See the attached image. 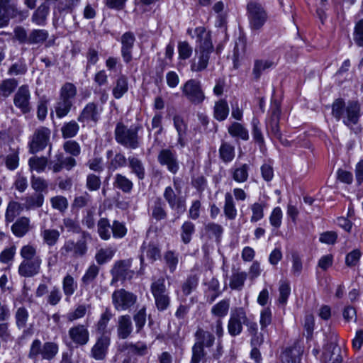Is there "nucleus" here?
I'll list each match as a JSON object with an SVG mask.
<instances>
[{
	"label": "nucleus",
	"instance_id": "obj_64",
	"mask_svg": "<svg viewBox=\"0 0 363 363\" xmlns=\"http://www.w3.org/2000/svg\"><path fill=\"white\" fill-rule=\"evenodd\" d=\"M31 187L34 189L38 194H41L43 191H47L48 184L47 181L40 177H35L33 175L30 178Z\"/></svg>",
	"mask_w": 363,
	"mask_h": 363
},
{
	"label": "nucleus",
	"instance_id": "obj_8",
	"mask_svg": "<svg viewBox=\"0 0 363 363\" xmlns=\"http://www.w3.org/2000/svg\"><path fill=\"white\" fill-rule=\"evenodd\" d=\"M11 0H0V28L9 25L10 18H18L23 21L28 16V11L18 9L15 4H9Z\"/></svg>",
	"mask_w": 363,
	"mask_h": 363
},
{
	"label": "nucleus",
	"instance_id": "obj_6",
	"mask_svg": "<svg viewBox=\"0 0 363 363\" xmlns=\"http://www.w3.org/2000/svg\"><path fill=\"white\" fill-rule=\"evenodd\" d=\"M150 290L157 309L160 312L166 311L170 306L171 299L165 286V279L162 277L154 279L151 284Z\"/></svg>",
	"mask_w": 363,
	"mask_h": 363
},
{
	"label": "nucleus",
	"instance_id": "obj_11",
	"mask_svg": "<svg viewBox=\"0 0 363 363\" xmlns=\"http://www.w3.org/2000/svg\"><path fill=\"white\" fill-rule=\"evenodd\" d=\"M247 323V314L242 307L233 308L228 323V332L233 336L239 335L242 331V325Z\"/></svg>",
	"mask_w": 363,
	"mask_h": 363
},
{
	"label": "nucleus",
	"instance_id": "obj_37",
	"mask_svg": "<svg viewBox=\"0 0 363 363\" xmlns=\"http://www.w3.org/2000/svg\"><path fill=\"white\" fill-rule=\"evenodd\" d=\"M18 82L14 78H9L0 82V96L4 98L9 97L18 86Z\"/></svg>",
	"mask_w": 363,
	"mask_h": 363
},
{
	"label": "nucleus",
	"instance_id": "obj_36",
	"mask_svg": "<svg viewBox=\"0 0 363 363\" xmlns=\"http://www.w3.org/2000/svg\"><path fill=\"white\" fill-rule=\"evenodd\" d=\"M152 216L156 220H164L167 218V213L165 210V203L160 198H157L151 207Z\"/></svg>",
	"mask_w": 363,
	"mask_h": 363
},
{
	"label": "nucleus",
	"instance_id": "obj_53",
	"mask_svg": "<svg viewBox=\"0 0 363 363\" xmlns=\"http://www.w3.org/2000/svg\"><path fill=\"white\" fill-rule=\"evenodd\" d=\"M79 130V124L74 120L65 123L61 128L64 138H71L77 135Z\"/></svg>",
	"mask_w": 363,
	"mask_h": 363
},
{
	"label": "nucleus",
	"instance_id": "obj_50",
	"mask_svg": "<svg viewBox=\"0 0 363 363\" xmlns=\"http://www.w3.org/2000/svg\"><path fill=\"white\" fill-rule=\"evenodd\" d=\"M229 113L228 103L224 99H220L216 102L214 106V117L216 120L224 121Z\"/></svg>",
	"mask_w": 363,
	"mask_h": 363
},
{
	"label": "nucleus",
	"instance_id": "obj_18",
	"mask_svg": "<svg viewBox=\"0 0 363 363\" xmlns=\"http://www.w3.org/2000/svg\"><path fill=\"white\" fill-rule=\"evenodd\" d=\"M68 335L72 342L77 346H84L89 341L88 327L83 324H77L71 327Z\"/></svg>",
	"mask_w": 363,
	"mask_h": 363
},
{
	"label": "nucleus",
	"instance_id": "obj_48",
	"mask_svg": "<svg viewBox=\"0 0 363 363\" xmlns=\"http://www.w3.org/2000/svg\"><path fill=\"white\" fill-rule=\"evenodd\" d=\"M229 308L230 300L223 299L211 308V313L213 315L220 319L228 314Z\"/></svg>",
	"mask_w": 363,
	"mask_h": 363
},
{
	"label": "nucleus",
	"instance_id": "obj_46",
	"mask_svg": "<svg viewBox=\"0 0 363 363\" xmlns=\"http://www.w3.org/2000/svg\"><path fill=\"white\" fill-rule=\"evenodd\" d=\"M128 165L131 169V172L135 174L137 177L142 180L145 178V171L141 160L135 157H129Z\"/></svg>",
	"mask_w": 363,
	"mask_h": 363
},
{
	"label": "nucleus",
	"instance_id": "obj_25",
	"mask_svg": "<svg viewBox=\"0 0 363 363\" xmlns=\"http://www.w3.org/2000/svg\"><path fill=\"white\" fill-rule=\"evenodd\" d=\"M174 126L178 134L177 143L180 147H184L186 145V131L187 124L184 118L179 115L173 117Z\"/></svg>",
	"mask_w": 363,
	"mask_h": 363
},
{
	"label": "nucleus",
	"instance_id": "obj_40",
	"mask_svg": "<svg viewBox=\"0 0 363 363\" xmlns=\"http://www.w3.org/2000/svg\"><path fill=\"white\" fill-rule=\"evenodd\" d=\"M195 225L191 221H184L181 226L180 237L182 241L184 244H189L191 242L192 236L195 233Z\"/></svg>",
	"mask_w": 363,
	"mask_h": 363
},
{
	"label": "nucleus",
	"instance_id": "obj_32",
	"mask_svg": "<svg viewBox=\"0 0 363 363\" xmlns=\"http://www.w3.org/2000/svg\"><path fill=\"white\" fill-rule=\"evenodd\" d=\"M77 94V89L76 86L71 82H66L60 89L59 97L74 104Z\"/></svg>",
	"mask_w": 363,
	"mask_h": 363
},
{
	"label": "nucleus",
	"instance_id": "obj_17",
	"mask_svg": "<svg viewBox=\"0 0 363 363\" xmlns=\"http://www.w3.org/2000/svg\"><path fill=\"white\" fill-rule=\"evenodd\" d=\"M77 165L76 160L72 157H65L63 153L59 152L55 155V160L50 161L48 168L54 173H58L65 169L70 171Z\"/></svg>",
	"mask_w": 363,
	"mask_h": 363
},
{
	"label": "nucleus",
	"instance_id": "obj_16",
	"mask_svg": "<svg viewBox=\"0 0 363 363\" xmlns=\"http://www.w3.org/2000/svg\"><path fill=\"white\" fill-rule=\"evenodd\" d=\"M50 135V130L48 128L41 127L36 130L30 143V152L34 154L43 150L48 145Z\"/></svg>",
	"mask_w": 363,
	"mask_h": 363
},
{
	"label": "nucleus",
	"instance_id": "obj_27",
	"mask_svg": "<svg viewBox=\"0 0 363 363\" xmlns=\"http://www.w3.org/2000/svg\"><path fill=\"white\" fill-rule=\"evenodd\" d=\"M323 361L324 363H341L342 356L340 347L330 344L323 352Z\"/></svg>",
	"mask_w": 363,
	"mask_h": 363
},
{
	"label": "nucleus",
	"instance_id": "obj_58",
	"mask_svg": "<svg viewBox=\"0 0 363 363\" xmlns=\"http://www.w3.org/2000/svg\"><path fill=\"white\" fill-rule=\"evenodd\" d=\"M219 154L224 162L232 161L235 157V148L233 145L223 143L219 149Z\"/></svg>",
	"mask_w": 363,
	"mask_h": 363
},
{
	"label": "nucleus",
	"instance_id": "obj_63",
	"mask_svg": "<svg viewBox=\"0 0 363 363\" xmlns=\"http://www.w3.org/2000/svg\"><path fill=\"white\" fill-rule=\"evenodd\" d=\"M50 203L54 209L61 213L65 212L69 206L67 199L63 196H55L50 199Z\"/></svg>",
	"mask_w": 363,
	"mask_h": 363
},
{
	"label": "nucleus",
	"instance_id": "obj_61",
	"mask_svg": "<svg viewBox=\"0 0 363 363\" xmlns=\"http://www.w3.org/2000/svg\"><path fill=\"white\" fill-rule=\"evenodd\" d=\"M62 298V294L60 289L57 286H54L51 288L50 291H48L46 301L49 305L54 306L61 301Z\"/></svg>",
	"mask_w": 363,
	"mask_h": 363
},
{
	"label": "nucleus",
	"instance_id": "obj_3",
	"mask_svg": "<svg viewBox=\"0 0 363 363\" xmlns=\"http://www.w3.org/2000/svg\"><path fill=\"white\" fill-rule=\"evenodd\" d=\"M23 260L18 266V272L23 277H33L39 274L42 259L37 254L35 247L32 245H23L20 250Z\"/></svg>",
	"mask_w": 363,
	"mask_h": 363
},
{
	"label": "nucleus",
	"instance_id": "obj_39",
	"mask_svg": "<svg viewBox=\"0 0 363 363\" xmlns=\"http://www.w3.org/2000/svg\"><path fill=\"white\" fill-rule=\"evenodd\" d=\"M247 277V274L245 272H233L229 283L230 289L238 291L242 290Z\"/></svg>",
	"mask_w": 363,
	"mask_h": 363
},
{
	"label": "nucleus",
	"instance_id": "obj_21",
	"mask_svg": "<svg viewBox=\"0 0 363 363\" xmlns=\"http://www.w3.org/2000/svg\"><path fill=\"white\" fill-rule=\"evenodd\" d=\"M135 41V37L132 32H125L121 36V56L125 63H129L132 59V51Z\"/></svg>",
	"mask_w": 363,
	"mask_h": 363
},
{
	"label": "nucleus",
	"instance_id": "obj_34",
	"mask_svg": "<svg viewBox=\"0 0 363 363\" xmlns=\"http://www.w3.org/2000/svg\"><path fill=\"white\" fill-rule=\"evenodd\" d=\"M223 212L225 217L229 220H234L237 216V209L233 195L227 192L225 194V203L223 206Z\"/></svg>",
	"mask_w": 363,
	"mask_h": 363
},
{
	"label": "nucleus",
	"instance_id": "obj_1",
	"mask_svg": "<svg viewBox=\"0 0 363 363\" xmlns=\"http://www.w3.org/2000/svg\"><path fill=\"white\" fill-rule=\"evenodd\" d=\"M195 33L199 43V52L191 61V70L199 72L204 70L208 64L210 54L213 50L211 34L204 27L200 26L195 29Z\"/></svg>",
	"mask_w": 363,
	"mask_h": 363
},
{
	"label": "nucleus",
	"instance_id": "obj_47",
	"mask_svg": "<svg viewBox=\"0 0 363 363\" xmlns=\"http://www.w3.org/2000/svg\"><path fill=\"white\" fill-rule=\"evenodd\" d=\"M229 134L235 138H239L243 140L249 139L248 130L241 124L237 122L233 123L228 128Z\"/></svg>",
	"mask_w": 363,
	"mask_h": 363
},
{
	"label": "nucleus",
	"instance_id": "obj_43",
	"mask_svg": "<svg viewBox=\"0 0 363 363\" xmlns=\"http://www.w3.org/2000/svg\"><path fill=\"white\" fill-rule=\"evenodd\" d=\"M40 236L43 242L48 246H54L59 240L60 233L56 229H43L41 230Z\"/></svg>",
	"mask_w": 363,
	"mask_h": 363
},
{
	"label": "nucleus",
	"instance_id": "obj_33",
	"mask_svg": "<svg viewBox=\"0 0 363 363\" xmlns=\"http://www.w3.org/2000/svg\"><path fill=\"white\" fill-rule=\"evenodd\" d=\"M128 90V78L125 75H120L115 82L113 88V96L115 99H121Z\"/></svg>",
	"mask_w": 363,
	"mask_h": 363
},
{
	"label": "nucleus",
	"instance_id": "obj_24",
	"mask_svg": "<svg viewBox=\"0 0 363 363\" xmlns=\"http://www.w3.org/2000/svg\"><path fill=\"white\" fill-rule=\"evenodd\" d=\"M301 351L296 345L285 348L280 354L281 363H300Z\"/></svg>",
	"mask_w": 363,
	"mask_h": 363
},
{
	"label": "nucleus",
	"instance_id": "obj_35",
	"mask_svg": "<svg viewBox=\"0 0 363 363\" xmlns=\"http://www.w3.org/2000/svg\"><path fill=\"white\" fill-rule=\"evenodd\" d=\"M73 105L74 104H72L71 101L62 99L58 96L57 100L54 106L57 117L62 118L67 116L70 112Z\"/></svg>",
	"mask_w": 363,
	"mask_h": 363
},
{
	"label": "nucleus",
	"instance_id": "obj_51",
	"mask_svg": "<svg viewBox=\"0 0 363 363\" xmlns=\"http://www.w3.org/2000/svg\"><path fill=\"white\" fill-rule=\"evenodd\" d=\"M77 288V284L74 279L70 275L67 274L62 280V289L63 293L68 300L75 292Z\"/></svg>",
	"mask_w": 363,
	"mask_h": 363
},
{
	"label": "nucleus",
	"instance_id": "obj_57",
	"mask_svg": "<svg viewBox=\"0 0 363 363\" xmlns=\"http://www.w3.org/2000/svg\"><path fill=\"white\" fill-rule=\"evenodd\" d=\"M115 250L111 247L101 248L95 255V259L98 264H104L111 260L114 256Z\"/></svg>",
	"mask_w": 363,
	"mask_h": 363
},
{
	"label": "nucleus",
	"instance_id": "obj_42",
	"mask_svg": "<svg viewBox=\"0 0 363 363\" xmlns=\"http://www.w3.org/2000/svg\"><path fill=\"white\" fill-rule=\"evenodd\" d=\"M273 62L268 60L257 59L254 62L252 75L256 80H258L262 72L273 66Z\"/></svg>",
	"mask_w": 363,
	"mask_h": 363
},
{
	"label": "nucleus",
	"instance_id": "obj_59",
	"mask_svg": "<svg viewBox=\"0 0 363 363\" xmlns=\"http://www.w3.org/2000/svg\"><path fill=\"white\" fill-rule=\"evenodd\" d=\"M29 317L28 310L23 307H19L15 312L16 325L18 328L21 329L26 326L27 321Z\"/></svg>",
	"mask_w": 363,
	"mask_h": 363
},
{
	"label": "nucleus",
	"instance_id": "obj_2",
	"mask_svg": "<svg viewBox=\"0 0 363 363\" xmlns=\"http://www.w3.org/2000/svg\"><path fill=\"white\" fill-rule=\"evenodd\" d=\"M332 114L337 120L352 127L358 123L361 116V107L358 101L351 100L346 104L342 99H337L332 105Z\"/></svg>",
	"mask_w": 363,
	"mask_h": 363
},
{
	"label": "nucleus",
	"instance_id": "obj_12",
	"mask_svg": "<svg viewBox=\"0 0 363 363\" xmlns=\"http://www.w3.org/2000/svg\"><path fill=\"white\" fill-rule=\"evenodd\" d=\"M131 265L132 260L130 259L116 261L111 269L112 275L111 284L118 281L131 279L134 275V271L130 269Z\"/></svg>",
	"mask_w": 363,
	"mask_h": 363
},
{
	"label": "nucleus",
	"instance_id": "obj_9",
	"mask_svg": "<svg viewBox=\"0 0 363 363\" xmlns=\"http://www.w3.org/2000/svg\"><path fill=\"white\" fill-rule=\"evenodd\" d=\"M184 96L194 105H199L205 99V94L202 89L201 82L191 79L186 81L182 87Z\"/></svg>",
	"mask_w": 363,
	"mask_h": 363
},
{
	"label": "nucleus",
	"instance_id": "obj_5",
	"mask_svg": "<svg viewBox=\"0 0 363 363\" xmlns=\"http://www.w3.org/2000/svg\"><path fill=\"white\" fill-rule=\"evenodd\" d=\"M58 352L57 343L45 342L42 344L39 339H35L30 344L28 357L35 361L40 357L43 359L50 361L57 356Z\"/></svg>",
	"mask_w": 363,
	"mask_h": 363
},
{
	"label": "nucleus",
	"instance_id": "obj_62",
	"mask_svg": "<svg viewBox=\"0 0 363 363\" xmlns=\"http://www.w3.org/2000/svg\"><path fill=\"white\" fill-rule=\"evenodd\" d=\"M28 71V67L24 61L19 60L12 64L8 69L9 76L24 75Z\"/></svg>",
	"mask_w": 363,
	"mask_h": 363
},
{
	"label": "nucleus",
	"instance_id": "obj_45",
	"mask_svg": "<svg viewBox=\"0 0 363 363\" xmlns=\"http://www.w3.org/2000/svg\"><path fill=\"white\" fill-rule=\"evenodd\" d=\"M249 168L248 164H243L231 169L233 179L238 183L246 182L248 179Z\"/></svg>",
	"mask_w": 363,
	"mask_h": 363
},
{
	"label": "nucleus",
	"instance_id": "obj_23",
	"mask_svg": "<svg viewBox=\"0 0 363 363\" xmlns=\"http://www.w3.org/2000/svg\"><path fill=\"white\" fill-rule=\"evenodd\" d=\"M113 315L111 310L108 308L101 314L95 325L96 331L99 334V336L110 337L111 330L108 328V325Z\"/></svg>",
	"mask_w": 363,
	"mask_h": 363
},
{
	"label": "nucleus",
	"instance_id": "obj_19",
	"mask_svg": "<svg viewBox=\"0 0 363 363\" xmlns=\"http://www.w3.org/2000/svg\"><path fill=\"white\" fill-rule=\"evenodd\" d=\"M110 344V337L99 336L91 349V357L98 361L104 360L107 355Z\"/></svg>",
	"mask_w": 363,
	"mask_h": 363
},
{
	"label": "nucleus",
	"instance_id": "obj_60",
	"mask_svg": "<svg viewBox=\"0 0 363 363\" xmlns=\"http://www.w3.org/2000/svg\"><path fill=\"white\" fill-rule=\"evenodd\" d=\"M100 268L95 264H91L86 270L85 274L82 278V281L84 284L88 285L91 284L97 277L99 273Z\"/></svg>",
	"mask_w": 363,
	"mask_h": 363
},
{
	"label": "nucleus",
	"instance_id": "obj_56",
	"mask_svg": "<svg viewBox=\"0 0 363 363\" xmlns=\"http://www.w3.org/2000/svg\"><path fill=\"white\" fill-rule=\"evenodd\" d=\"M60 229L62 231H63L64 229H66L67 232L74 234L79 233L82 231L79 221L77 219L68 217L63 218L62 225L60 226Z\"/></svg>",
	"mask_w": 363,
	"mask_h": 363
},
{
	"label": "nucleus",
	"instance_id": "obj_44",
	"mask_svg": "<svg viewBox=\"0 0 363 363\" xmlns=\"http://www.w3.org/2000/svg\"><path fill=\"white\" fill-rule=\"evenodd\" d=\"M113 185L124 193H130L133 186V182L121 174L115 175Z\"/></svg>",
	"mask_w": 363,
	"mask_h": 363
},
{
	"label": "nucleus",
	"instance_id": "obj_41",
	"mask_svg": "<svg viewBox=\"0 0 363 363\" xmlns=\"http://www.w3.org/2000/svg\"><path fill=\"white\" fill-rule=\"evenodd\" d=\"M23 211L22 205L14 201H11L8 203L6 213L5 220L6 223H11L14 220L15 218L18 216Z\"/></svg>",
	"mask_w": 363,
	"mask_h": 363
},
{
	"label": "nucleus",
	"instance_id": "obj_20",
	"mask_svg": "<svg viewBox=\"0 0 363 363\" xmlns=\"http://www.w3.org/2000/svg\"><path fill=\"white\" fill-rule=\"evenodd\" d=\"M157 160L160 164L167 166V169L172 174L178 172L179 165L174 152L169 149H163L160 152Z\"/></svg>",
	"mask_w": 363,
	"mask_h": 363
},
{
	"label": "nucleus",
	"instance_id": "obj_7",
	"mask_svg": "<svg viewBox=\"0 0 363 363\" xmlns=\"http://www.w3.org/2000/svg\"><path fill=\"white\" fill-rule=\"evenodd\" d=\"M247 16L250 28L252 30H260L268 19L265 9L257 1H250L247 5Z\"/></svg>",
	"mask_w": 363,
	"mask_h": 363
},
{
	"label": "nucleus",
	"instance_id": "obj_49",
	"mask_svg": "<svg viewBox=\"0 0 363 363\" xmlns=\"http://www.w3.org/2000/svg\"><path fill=\"white\" fill-rule=\"evenodd\" d=\"M49 6L41 4L32 16V21L38 26L44 25L49 13Z\"/></svg>",
	"mask_w": 363,
	"mask_h": 363
},
{
	"label": "nucleus",
	"instance_id": "obj_13",
	"mask_svg": "<svg viewBox=\"0 0 363 363\" xmlns=\"http://www.w3.org/2000/svg\"><path fill=\"white\" fill-rule=\"evenodd\" d=\"M103 106L95 102H89L79 113L77 121L83 124H96L101 118Z\"/></svg>",
	"mask_w": 363,
	"mask_h": 363
},
{
	"label": "nucleus",
	"instance_id": "obj_22",
	"mask_svg": "<svg viewBox=\"0 0 363 363\" xmlns=\"http://www.w3.org/2000/svg\"><path fill=\"white\" fill-rule=\"evenodd\" d=\"M133 330L131 318L129 315H122L118 318L117 336L119 339H127Z\"/></svg>",
	"mask_w": 363,
	"mask_h": 363
},
{
	"label": "nucleus",
	"instance_id": "obj_10",
	"mask_svg": "<svg viewBox=\"0 0 363 363\" xmlns=\"http://www.w3.org/2000/svg\"><path fill=\"white\" fill-rule=\"evenodd\" d=\"M112 303L118 311L129 310L137 301V296L123 289L113 291L111 296Z\"/></svg>",
	"mask_w": 363,
	"mask_h": 363
},
{
	"label": "nucleus",
	"instance_id": "obj_28",
	"mask_svg": "<svg viewBox=\"0 0 363 363\" xmlns=\"http://www.w3.org/2000/svg\"><path fill=\"white\" fill-rule=\"evenodd\" d=\"M30 230V219L22 216L12 225V233L18 238L23 237Z\"/></svg>",
	"mask_w": 363,
	"mask_h": 363
},
{
	"label": "nucleus",
	"instance_id": "obj_54",
	"mask_svg": "<svg viewBox=\"0 0 363 363\" xmlns=\"http://www.w3.org/2000/svg\"><path fill=\"white\" fill-rule=\"evenodd\" d=\"M48 38V32L45 30L35 29L33 30L28 38L29 44H39L44 43Z\"/></svg>",
	"mask_w": 363,
	"mask_h": 363
},
{
	"label": "nucleus",
	"instance_id": "obj_26",
	"mask_svg": "<svg viewBox=\"0 0 363 363\" xmlns=\"http://www.w3.org/2000/svg\"><path fill=\"white\" fill-rule=\"evenodd\" d=\"M163 196L168 203L172 209L178 211H185V203L180 198H177V194L171 186L165 188Z\"/></svg>",
	"mask_w": 363,
	"mask_h": 363
},
{
	"label": "nucleus",
	"instance_id": "obj_15",
	"mask_svg": "<svg viewBox=\"0 0 363 363\" xmlns=\"http://www.w3.org/2000/svg\"><path fill=\"white\" fill-rule=\"evenodd\" d=\"M31 94L28 85L21 86L13 96V104L21 110L23 113H29L31 109L30 100Z\"/></svg>",
	"mask_w": 363,
	"mask_h": 363
},
{
	"label": "nucleus",
	"instance_id": "obj_52",
	"mask_svg": "<svg viewBox=\"0 0 363 363\" xmlns=\"http://www.w3.org/2000/svg\"><path fill=\"white\" fill-rule=\"evenodd\" d=\"M44 203V196L42 194H34L25 198V208L27 210L41 207Z\"/></svg>",
	"mask_w": 363,
	"mask_h": 363
},
{
	"label": "nucleus",
	"instance_id": "obj_38",
	"mask_svg": "<svg viewBox=\"0 0 363 363\" xmlns=\"http://www.w3.org/2000/svg\"><path fill=\"white\" fill-rule=\"evenodd\" d=\"M48 165V160L45 157L33 156L28 160V166L31 171H35L38 173L45 172Z\"/></svg>",
	"mask_w": 363,
	"mask_h": 363
},
{
	"label": "nucleus",
	"instance_id": "obj_55",
	"mask_svg": "<svg viewBox=\"0 0 363 363\" xmlns=\"http://www.w3.org/2000/svg\"><path fill=\"white\" fill-rule=\"evenodd\" d=\"M97 228L99 235L102 240H108L111 238L110 229L111 228V225L107 218H101L98 221Z\"/></svg>",
	"mask_w": 363,
	"mask_h": 363
},
{
	"label": "nucleus",
	"instance_id": "obj_31",
	"mask_svg": "<svg viewBox=\"0 0 363 363\" xmlns=\"http://www.w3.org/2000/svg\"><path fill=\"white\" fill-rule=\"evenodd\" d=\"M141 250L142 255L140 258L141 264L143 263L145 255L152 262L160 258V250L155 244L149 243L146 245L144 242Z\"/></svg>",
	"mask_w": 363,
	"mask_h": 363
},
{
	"label": "nucleus",
	"instance_id": "obj_14",
	"mask_svg": "<svg viewBox=\"0 0 363 363\" xmlns=\"http://www.w3.org/2000/svg\"><path fill=\"white\" fill-rule=\"evenodd\" d=\"M60 252L64 256L70 255L73 258L82 257L87 252V245L84 240H79L77 242L73 240H68L61 247Z\"/></svg>",
	"mask_w": 363,
	"mask_h": 363
},
{
	"label": "nucleus",
	"instance_id": "obj_29",
	"mask_svg": "<svg viewBox=\"0 0 363 363\" xmlns=\"http://www.w3.org/2000/svg\"><path fill=\"white\" fill-rule=\"evenodd\" d=\"M196 342L194 345H199L201 348L211 347L215 341V337L213 334L208 331H205L201 328H199L196 333Z\"/></svg>",
	"mask_w": 363,
	"mask_h": 363
},
{
	"label": "nucleus",
	"instance_id": "obj_4",
	"mask_svg": "<svg viewBox=\"0 0 363 363\" xmlns=\"http://www.w3.org/2000/svg\"><path fill=\"white\" fill-rule=\"evenodd\" d=\"M139 127L128 128L122 123H118L114 134L116 142L123 147L135 150L140 147V140L138 136Z\"/></svg>",
	"mask_w": 363,
	"mask_h": 363
},
{
	"label": "nucleus",
	"instance_id": "obj_30",
	"mask_svg": "<svg viewBox=\"0 0 363 363\" xmlns=\"http://www.w3.org/2000/svg\"><path fill=\"white\" fill-rule=\"evenodd\" d=\"M267 207V203L263 200H259L250 206L252 212L250 217L251 223H257L262 220L264 216V209Z\"/></svg>",
	"mask_w": 363,
	"mask_h": 363
}]
</instances>
